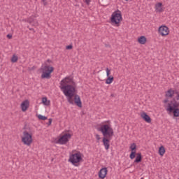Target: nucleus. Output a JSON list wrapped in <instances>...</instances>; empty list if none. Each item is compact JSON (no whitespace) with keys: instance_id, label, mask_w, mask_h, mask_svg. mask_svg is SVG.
Wrapping results in <instances>:
<instances>
[{"instance_id":"31","label":"nucleus","mask_w":179,"mask_h":179,"mask_svg":"<svg viewBox=\"0 0 179 179\" xmlns=\"http://www.w3.org/2000/svg\"><path fill=\"white\" fill-rule=\"evenodd\" d=\"M51 124H52V118H50V119H49V122H48V127H50V125H51Z\"/></svg>"},{"instance_id":"27","label":"nucleus","mask_w":179,"mask_h":179,"mask_svg":"<svg viewBox=\"0 0 179 179\" xmlns=\"http://www.w3.org/2000/svg\"><path fill=\"white\" fill-rule=\"evenodd\" d=\"M100 78L101 79L103 80L106 79V78H107L106 75V72H101L100 73Z\"/></svg>"},{"instance_id":"9","label":"nucleus","mask_w":179,"mask_h":179,"mask_svg":"<svg viewBox=\"0 0 179 179\" xmlns=\"http://www.w3.org/2000/svg\"><path fill=\"white\" fill-rule=\"evenodd\" d=\"M71 138H72V135L70 134H65L58 139L57 143H59V145H66V143L69 142Z\"/></svg>"},{"instance_id":"39","label":"nucleus","mask_w":179,"mask_h":179,"mask_svg":"<svg viewBox=\"0 0 179 179\" xmlns=\"http://www.w3.org/2000/svg\"><path fill=\"white\" fill-rule=\"evenodd\" d=\"M176 100H179V94H178L176 97Z\"/></svg>"},{"instance_id":"12","label":"nucleus","mask_w":179,"mask_h":179,"mask_svg":"<svg viewBox=\"0 0 179 179\" xmlns=\"http://www.w3.org/2000/svg\"><path fill=\"white\" fill-rule=\"evenodd\" d=\"M107 173H108V170L107 167H104L100 169L98 173L99 178L104 179L107 176Z\"/></svg>"},{"instance_id":"14","label":"nucleus","mask_w":179,"mask_h":179,"mask_svg":"<svg viewBox=\"0 0 179 179\" xmlns=\"http://www.w3.org/2000/svg\"><path fill=\"white\" fill-rule=\"evenodd\" d=\"M74 104L80 108H82V101L80 100V96L78 94L74 96Z\"/></svg>"},{"instance_id":"20","label":"nucleus","mask_w":179,"mask_h":179,"mask_svg":"<svg viewBox=\"0 0 179 179\" xmlns=\"http://www.w3.org/2000/svg\"><path fill=\"white\" fill-rule=\"evenodd\" d=\"M114 81V77L113 76H110L108 77V78L106 80V85H111L113 82Z\"/></svg>"},{"instance_id":"8","label":"nucleus","mask_w":179,"mask_h":179,"mask_svg":"<svg viewBox=\"0 0 179 179\" xmlns=\"http://www.w3.org/2000/svg\"><path fill=\"white\" fill-rule=\"evenodd\" d=\"M60 85L62 86H73L75 87V86L76 85V83L73 81V78H71V77H66L65 78H64L63 80H61L60 82Z\"/></svg>"},{"instance_id":"28","label":"nucleus","mask_w":179,"mask_h":179,"mask_svg":"<svg viewBox=\"0 0 179 179\" xmlns=\"http://www.w3.org/2000/svg\"><path fill=\"white\" fill-rule=\"evenodd\" d=\"M106 75L107 78L111 76H110V75H111V70L109 69L108 68H106Z\"/></svg>"},{"instance_id":"13","label":"nucleus","mask_w":179,"mask_h":179,"mask_svg":"<svg viewBox=\"0 0 179 179\" xmlns=\"http://www.w3.org/2000/svg\"><path fill=\"white\" fill-rule=\"evenodd\" d=\"M141 117L142 119H143L144 121H145V122H148V124L152 122V118H150V116H149L148 114L145 112L141 113Z\"/></svg>"},{"instance_id":"36","label":"nucleus","mask_w":179,"mask_h":179,"mask_svg":"<svg viewBox=\"0 0 179 179\" xmlns=\"http://www.w3.org/2000/svg\"><path fill=\"white\" fill-rule=\"evenodd\" d=\"M163 103H164V104H166V103H169V99H166L163 101Z\"/></svg>"},{"instance_id":"5","label":"nucleus","mask_w":179,"mask_h":179,"mask_svg":"<svg viewBox=\"0 0 179 179\" xmlns=\"http://www.w3.org/2000/svg\"><path fill=\"white\" fill-rule=\"evenodd\" d=\"M22 142L24 145H27V146H30L33 143V134H29L28 131H23V137L22 138Z\"/></svg>"},{"instance_id":"30","label":"nucleus","mask_w":179,"mask_h":179,"mask_svg":"<svg viewBox=\"0 0 179 179\" xmlns=\"http://www.w3.org/2000/svg\"><path fill=\"white\" fill-rule=\"evenodd\" d=\"M72 48H73L72 45H69L66 47V50H72Z\"/></svg>"},{"instance_id":"41","label":"nucleus","mask_w":179,"mask_h":179,"mask_svg":"<svg viewBox=\"0 0 179 179\" xmlns=\"http://www.w3.org/2000/svg\"><path fill=\"white\" fill-rule=\"evenodd\" d=\"M125 1H129V0H125Z\"/></svg>"},{"instance_id":"15","label":"nucleus","mask_w":179,"mask_h":179,"mask_svg":"<svg viewBox=\"0 0 179 179\" xmlns=\"http://www.w3.org/2000/svg\"><path fill=\"white\" fill-rule=\"evenodd\" d=\"M30 106V102L29 100L26 99L21 103V108L22 111H27V108H29V106Z\"/></svg>"},{"instance_id":"32","label":"nucleus","mask_w":179,"mask_h":179,"mask_svg":"<svg viewBox=\"0 0 179 179\" xmlns=\"http://www.w3.org/2000/svg\"><path fill=\"white\" fill-rule=\"evenodd\" d=\"M7 38H8L9 40L12 39V34H7Z\"/></svg>"},{"instance_id":"23","label":"nucleus","mask_w":179,"mask_h":179,"mask_svg":"<svg viewBox=\"0 0 179 179\" xmlns=\"http://www.w3.org/2000/svg\"><path fill=\"white\" fill-rule=\"evenodd\" d=\"M35 19H36V17H34V15H31V17L27 18V23H29V24H32V23L34 22Z\"/></svg>"},{"instance_id":"7","label":"nucleus","mask_w":179,"mask_h":179,"mask_svg":"<svg viewBox=\"0 0 179 179\" xmlns=\"http://www.w3.org/2000/svg\"><path fill=\"white\" fill-rule=\"evenodd\" d=\"M179 108V102L177 101V98H173L172 101H171V103H168V108H166V110L169 113H173V110L174 108Z\"/></svg>"},{"instance_id":"25","label":"nucleus","mask_w":179,"mask_h":179,"mask_svg":"<svg viewBox=\"0 0 179 179\" xmlns=\"http://www.w3.org/2000/svg\"><path fill=\"white\" fill-rule=\"evenodd\" d=\"M38 120H41L42 121H45V120H47V117L43 115H38Z\"/></svg>"},{"instance_id":"21","label":"nucleus","mask_w":179,"mask_h":179,"mask_svg":"<svg viewBox=\"0 0 179 179\" xmlns=\"http://www.w3.org/2000/svg\"><path fill=\"white\" fill-rule=\"evenodd\" d=\"M166 97H173L174 96V92H173V90L171 89L169 90L165 94Z\"/></svg>"},{"instance_id":"35","label":"nucleus","mask_w":179,"mask_h":179,"mask_svg":"<svg viewBox=\"0 0 179 179\" xmlns=\"http://www.w3.org/2000/svg\"><path fill=\"white\" fill-rule=\"evenodd\" d=\"M173 94H177L178 96L179 93L177 90H173Z\"/></svg>"},{"instance_id":"3","label":"nucleus","mask_w":179,"mask_h":179,"mask_svg":"<svg viewBox=\"0 0 179 179\" xmlns=\"http://www.w3.org/2000/svg\"><path fill=\"white\" fill-rule=\"evenodd\" d=\"M50 64H52V61L48 59L45 63V66L41 69L42 71L41 78L50 79L51 78V73L54 72V67L50 66Z\"/></svg>"},{"instance_id":"29","label":"nucleus","mask_w":179,"mask_h":179,"mask_svg":"<svg viewBox=\"0 0 179 179\" xmlns=\"http://www.w3.org/2000/svg\"><path fill=\"white\" fill-rule=\"evenodd\" d=\"M31 26H38V21L36 19L32 22Z\"/></svg>"},{"instance_id":"11","label":"nucleus","mask_w":179,"mask_h":179,"mask_svg":"<svg viewBox=\"0 0 179 179\" xmlns=\"http://www.w3.org/2000/svg\"><path fill=\"white\" fill-rule=\"evenodd\" d=\"M130 150L131 152L130 153L129 157L131 160H134V158L136 157V144L135 143L130 145Z\"/></svg>"},{"instance_id":"40","label":"nucleus","mask_w":179,"mask_h":179,"mask_svg":"<svg viewBox=\"0 0 179 179\" xmlns=\"http://www.w3.org/2000/svg\"><path fill=\"white\" fill-rule=\"evenodd\" d=\"M111 96H114V94H111Z\"/></svg>"},{"instance_id":"33","label":"nucleus","mask_w":179,"mask_h":179,"mask_svg":"<svg viewBox=\"0 0 179 179\" xmlns=\"http://www.w3.org/2000/svg\"><path fill=\"white\" fill-rule=\"evenodd\" d=\"M96 138L97 139V141H100V139H101V138H100V135L99 134L96 135Z\"/></svg>"},{"instance_id":"43","label":"nucleus","mask_w":179,"mask_h":179,"mask_svg":"<svg viewBox=\"0 0 179 179\" xmlns=\"http://www.w3.org/2000/svg\"><path fill=\"white\" fill-rule=\"evenodd\" d=\"M146 179H148V178H146Z\"/></svg>"},{"instance_id":"22","label":"nucleus","mask_w":179,"mask_h":179,"mask_svg":"<svg viewBox=\"0 0 179 179\" xmlns=\"http://www.w3.org/2000/svg\"><path fill=\"white\" fill-rule=\"evenodd\" d=\"M172 113L173 114V117H179V108H174L172 110Z\"/></svg>"},{"instance_id":"38","label":"nucleus","mask_w":179,"mask_h":179,"mask_svg":"<svg viewBox=\"0 0 179 179\" xmlns=\"http://www.w3.org/2000/svg\"><path fill=\"white\" fill-rule=\"evenodd\" d=\"M47 0H42V2H43V5L45 6L47 5V1H45Z\"/></svg>"},{"instance_id":"18","label":"nucleus","mask_w":179,"mask_h":179,"mask_svg":"<svg viewBox=\"0 0 179 179\" xmlns=\"http://www.w3.org/2000/svg\"><path fill=\"white\" fill-rule=\"evenodd\" d=\"M162 6H163V3H158L157 4H156L155 6V9L157 12H163V8H162Z\"/></svg>"},{"instance_id":"19","label":"nucleus","mask_w":179,"mask_h":179,"mask_svg":"<svg viewBox=\"0 0 179 179\" xmlns=\"http://www.w3.org/2000/svg\"><path fill=\"white\" fill-rule=\"evenodd\" d=\"M164 153H166V148H164V146L162 145L159 148V156H164Z\"/></svg>"},{"instance_id":"17","label":"nucleus","mask_w":179,"mask_h":179,"mask_svg":"<svg viewBox=\"0 0 179 179\" xmlns=\"http://www.w3.org/2000/svg\"><path fill=\"white\" fill-rule=\"evenodd\" d=\"M142 162V154L141 152L137 153L134 163H141Z\"/></svg>"},{"instance_id":"16","label":"nucleus","mask_w":179,"mask_h":179,"mask_svg":"<svg viewBox=\"0 0 179 179\" xmlns=\"http://www.w3.org/2000/svg\"><path fill=\"white\" fill-rule=\"evenodd\" d=\"M138 41L139 43V44H146V37L144 36H141L138 38Z\"/></svg>"},{"instance_id":"42","label":"nucleus","mask_w":179,"mask_h":179,"mask_svg":"<svg viewBox=\"0 0 179 179\" xmlns=\"http://www.w3.org/2000/svg\"><path fill=\"white\" fill-rule=\"evenodd\" d=\"M141 179H143V178H141Z\"/></svg>"},{"instance_id":"10","label":"nucleus","mask_w":179,"mask_h":179,"mask_svg":"<svg viewBox=\"0 0 179 179\" xmlns=\"http://www.w3.org/2000/svg\"><path fill=\"white\" fill-rule=\"evenodd\" d=\"M158 32L161 34V36H169L170 34V31L169 30V27L165 25H162L159 27Z\"/></svg>"},{"instance_id":"26","label":"nucleus","mask_w":179,"mask_h":179,"mask_svg":"<svg viewBox=\"0 0 179 179\" xmlns=\"http://www.w3.org/2000/svg\"><path fill=\"white\" fill-rule=\"evenodd\" d=\"M18 57L16 55H13L11 58V62H17Z\"/></svg>"},{"instance_id":"24","label":"nucleus","mask_w":179,"mask_h":179,"mask_svg":"<svg viewBox=\"0 0 179 179\" xmlns=\"http://www.w3.org/2000/svg\"><path fill=\"white\" fill-rule=\"evenodd\" d=\"M42 103L44 104V106H50V101L47 99V97H43L42 99Z\"/></svg>"},{"instance_id":"4","label":"nucleus","mask_w":179,"mask_h":179,"mask_svg":"<svg viewBox=\"0 0 179 179\" xmlns=\"http://www.w3.org/2000/svg\"><path fill=\"white\" fill-rule=\"evenodd\" d=\"M121 20H122V15L121 14V11L117 10L112 14L110 22L113 24H116V26H120V22Z\"/></svg>"},{"instance_id":"37","label":"nucleus","mask_w":179,"mask_h":179,"mask_svg":"<svg viewBox=\"0 0 179 179\" xmlns=\"http://www.w3.org/2000/svg\"><path fill=\"white\" fill-rule=\"evenodd\" d=\"M27 27H28V29H29L30 31H34V33H36V31H34V29L29 28V26Z\"/></svg>"},{"instance_id":"1","label":"nucleus","mask_w":179,"mask_h":179,"mask_svg":"<svg viewBox=\"0 0 179 179\" xmlns=\"http://www.w3.org/2000/svg\"><path fill=\"white\" fill-rule=\"evenodd\" d=\"M103 134L102 142L103 143V146L106 150L110 149V141H111L113 136H114V129L111 127L110 124H103L98 129Z\"/></svg>"},{"instance_id":"6","label":"nucleus","mask_w":179,"mask_h":179,"mask_svg":"<svg viewBox=\"0 0 179 179\" xmlns=\"http://www.w3.org/2000/svg\"><path fill=\"white\" fill-rule=\"evenodd\" d=\"M81 160H82V155L80 152L72 154L71 155H70V157L69 159V162L70 163H72L73 166H78L77 163H80Z\"/></svg>"},{"instance_id":"34","label":"nucleus","mask_w":179,"mask_h":179,"mask_svg":"<svg viewBox=\"0 0 179 179\" xmlns=\"http://www.w3.org/2000/svg\"><path fill=\"white\" fill-rule=\"evenodd\" d=\"M90 2H91L90 0H85V3H86L87 5H90Z\"/></svg>"},{"instance_id":"2","label":"nucleus","mask_w":179,"mask_h":179,"mask_svg":"<svg viewBox=\"0 0 179 179\" xmlns=\"http://www.w3.org/2000/svg\"><path fill=\"white\" fill-rule=\"evenodd\" d=\"M61 90H63V93L64 96H66L68 103L73 105V97L75 96V93L76 92V88L73 85H63L61 87Z\"/></svg>"}]
</instances>
